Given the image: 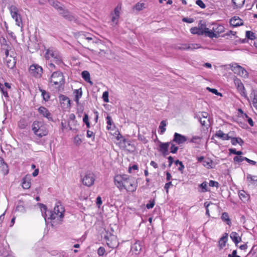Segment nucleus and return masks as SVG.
Masks as SVG:
<instances>
[{"mask_svg": "<svg viewBox=\"0 0 257 257\" xmlns=\"http://www.w3.org/2000/svg\"><path fill=\"white\" fill-rule=\"evenodd\" d=\"M236 250H234L231 254H229L228 255V257H240V256L236 255Z\"/></svg>", "mask_w": 257, "mask_h": 257, "instance_id": "62", "label": "nucleus"}, {"mask_svg": "<svg viewBox=\"0 0 257 257\" xmlns=\"http://www.w3.org/2000/svg\"><path fill=\"white\" fill-rule=\"evenodd\" d=\"M189 49L193 50L199 48L198 44H191L189 45Z\"/></svg>", "mask_w": 257, "mask_h": 257, "instance_id": "58", "label": "nucleus"}, {"mask_svg": "<svg viewBox=\"0 0 257 257\" xmlns=\"http://www.w3.org/2000/svg\"><path fill=\"white\" fill-rule=\"evenodd\" d=\"M229 140H231V144L232 145H236L237 144V142H238V138H236V137H233L232 136V135H231V136H230V138H229Z\"/></svg>", "mask_w": 257, "mask_h": 257, "instance_id": "49", "label": "nucleus"}, {"mask_svg": "<svg viewBox=\"0 0 257 257\" xmlns=\"http://www.w3.org/2000/svg\"><path fill=\"white\" fill-rule=\"evenodd\" d=\"M172 186H173V185H172V183L171 181H170V182H168V183L165 184V186H164V188L166 190V192H168V189Z\"/></svg>", "mask_w": 257, "mask_h": 257, "instance_id": "57", "label": "nucleus"}, {"mask_svg": "<svg viewBox=\"0 0 257 257\" xmlns=\"http://www.w3.org/2000/svg\"><path fill=\"white\" fill-rule=\"evenodd\" d=\"M39 90L42 93V96L43 97V99L45 101H48L50 97L49 93L47 92L46 90L42 89L40 87H39Z\"/></svg>", "mask_w": 257, "mask_h": 257, "instance_id": "30", "label": "nucleus"}, {"mask_svg": "<svg viewBox=\"0 0 257 257\" xmlns=\"http://www.w3.org/2000/svg\"><path fill=\"white\" fill-rule=\"evenodd\" d=\"M232 134V132H229L228 134H224L221 130L218 131L216 133V136L221 138L223 140H229L230 136Z\"/></svg>", "mask_w": 257, "mask_h": 257, "instance_id": "21", "label": "nucleus"}, {"mask_svg": "<svg viewBox=\"0 0 257 257\" xmlns=\"http://www.w3.org/2000/svg\"><path fill=\"white\" fill-rule=\"evenodd\" d=\"M166 126V123L165 120L161 121L159 128L161 129V134H163L166 131L165 126Z\"/></svg>", "mask_w": 257, "mask_h": 257, "instance_id": "39", "label": "nucleus"}, {"mask_svg": "<svg viewBox=\"0 0 257 257\" xmlns=\"http://www.w3.org/2000/svg\"><path fill=\"white\" fill-rule=\"evenodd\" d=\"M60 99L62 101H67V102L70 104V100L69 99V98L65 95H61L59 96Z\"/></svg>", "mask_w": 257, "mask_h": 257, "instance_id": "52", "label": "nucleus"}, {"mask_svg": "<svg viewBox=\"0 0 257 257\" xmlns=\"http://www.w3.org/2000/svg\"><path fill=\"white\" fill-rule=\"evenodd\" d=\"M245 37L247 39L254 40L256 39L255 34L250 31H246L245 32Z\"/></svg>", "mask_w": 257, "mask_h": 257, "instance_id": "34", "label": "nucleus"}, {"mask_svg": "<svg viewBox=\"0 0 257 257\" xmlns=\"http://www.w3.org/2000/svg\"><path fill=\"white\" fill-rule=\"evenodd\" d=\"M228 234L225 233L223 236H222L219 240V245L220 248H223L226 244L227 241Z\"/></svg>", "mask_w": 257, "mask_h": 257, "instance_id": "26", "label": "nucleus"}, {"mask_svg": "<svg viewBox=\"0 0 257 257\" xmlns=\"http://www.w3.org/2000/svg\"><path fill=\"white\" fill-rule=\"evenodd\" d=\"M108 95L109 93L108 91H106L103 93L102 99L104 102H108L109 101Z\"/></svg>", "mask_w": 257, "mask_h": 257, "instance_id": "42", "label": "nucleus"}, {"mask_svg": "<svg viewBox=\"0 0 257 257\" xmlns=\"http://www.w3.org/2000/svg\"><path fill=\"white\" fill-rule=\"evenodd\" d=\"M104 239L107 246L111 248H115L118 246L119 242L115 235L110 233H106L105 235Z\"/></svg>", "mask_w": 257, "mask_h": 257, "instance_id": "8", "label": "nucleus"}, {"mask_svg": "<svg viewBox=\"0 0 257 257\" xmlns=\"http://www.w3.org/2000/svg\"><path fill=\"white\" fill-rule=\"evenodd\" d=\"M245 161H246L248 163L252 165H255L256 164V162L254 161L249 159L247 158H245Z\"/></svg>", "mask_w": 257, "mask_h": 257, "instance_id": "59", "label": "nucleus"}, {"mask_svg": "<svg viewBox=\"0 0 257 257\" xmlns=\"http://www.w3.org/2000/svg\"><path fill=\"white\" fill-rule=\"evenodd\" d=\"M144 6H145V4L144 3H141V4L138 3L135 6V8L137 11H140L142 10L143 9V8H145Z\"/></svg>", "mask_w": 257, "mask_h": 257, "instance_id": "45", "label": "nucleus"}, {"mask_svg": "<svg viewBox=\"0 0 257 257\" xmlns=\"http://www.w3.org/2000/svg\"><path fill=\"white\" fill-rule=\"evenodd\" d=\"M38 112L43 116L47 118L49 120H52L51 113L49 110L44 106H40L38 109Z\"/></svg>", "mask_w": 257, "mask_h": 257, "instance_id": "18", "label": "nucleus"}, {"mask_svg": "<svg viewBox=\"0 0 257 257\" xmlns=\"http://www.w3.org/2000/svg\"><path fill=\"white\" fill-rule=\"evenodd\" d=\"M121 10V6L119 5H117L114 9V12L112 13L115 15L120 16V12Z\"/></svg>", "mask_w": 257, "mask_h": 257, "instance_id": "43", "label": "nucleus"}, {"mask_svg": "<svg viewBox=\"0 0 257 257\" xmlns=\"http://www.w3.org/2000/svg\"><path fill=\"white\" fill-rule=\"evenodd\" d=\"M250 97L252 98V101L253 106L257 109V91L252 90L250 94Z\"/></svg>", "mask_w": 257, "mask_h": 257, "instance_id": "29", "label": "nucleus"}, {"mask_svg": "<svg viewBox=\"0 0 257 257\" xmlns=\"http://www.w3.org/2000/svg\"><path fill=\"white\" fill-rule=\"evenodd\" d=\"M210 187H215L217 188L219 187V183L217 181L210 180Z\"/></svg>", "mask_w": 257, "mask_h": 257, "instance_id": "53", "label": "nucleus"}, {"mask_svg": "<svg viewBox=\"0 0 257 257\" xmlns=\"http://www.w3.org/2000/svg\"><path fill=\"white\" fill-rule=\"evenodd\" d=\"M190 32L194 35H203L209 37V28L206 27V23L203 21H200L198 27L190 29Z\"/></svg>", "mask_w": 257, "mask_h": 257, "instance_id": "5", "label": "nucleus"}, {"mask_svg": "<svg viewBox=\"0 0 257 257\" xmlns=\"http://www.w3.org/2000/svg\"><path fill=\"white\" fill-rule=\"evenodd\" d=\"M83 121L85 124L89 121V117L87 114H84L83 118Z\"/></svg>", "mask_w": 257, "mask_h": 257, "instance_id": "63", "label": "nucleus"}, {"mask_svg": "<svg viewBox=\"0 0 257 257\" xmlns=\"http://www.w3.org/2000/svg\"><path fill=\"white\" fill-rule=\"evenodd\" d=\"M0 90L2 92L3 94L6 97H8V93L7 90H5L3 84L0 83Z\"/></svg>", "mask_w": 257, "mask_h": 257, "instance_id": "46", "label": "nucleus"}, {"mask_svg": "<svg viewBox=\"0 0 257 257\" xmlns=\"http://www.w3.org/2000/svg\"><path fill=\"white\" fill-rule=\"evenodd\" d=\"M32 129L34 134L39 138H42L48 134V130L43 122L34 121L32 125Z\"/></svg>", "mask_w": 257, "mask_h": 257, "instance_id": "3", "label": "nucleus"}, {"mask_svg": "<svg viewBox=\"0 0 257 257\" xmlns=\"http://www.w3.org/2000/svg\"><path fill=\"white\" fill-rule=\"evenodd\" d=\"M81 76L85 81L92 84V82L90 81V74L87 71H83L81 73Z\"/></svg>", "mask_w": 257, "mask_h": 257, "instance_id": "32", "label": "nucleus"}, {"mask_svg": "<svg viewBox=\"0 0 257 257\" xmlns=\"http://www.w3.org/2000/svg\"><path fill=\"white\" fill-rule=\"evenodd\" d=\"M196 5L199 6L201 8L204 9L205 8V5L201 0H197L196 1Z\"/></svg>", "mask_w": 257, "mask_h": 257, "instance_id": "54", "label": "nucleus"}, {"mask_svg": "<svg viewBox=\"0 0 257 257\" xmlns=\"http://www.w3.org/2000/svg\"><path fill=\"white\" fill-rule=\"evenodd\" d=\"M48 3L53 7L56 10H60L63 5L61 4L59 2L56 0H48Z\"/></svg>", "mask_w": 257, "mask_h": 257, "instance_id": "25", "label": "nucleus"}, {"mask_svg": "<svg viewBox=\"0 0 257 257\" xmlns=\"http://www.w3.org/2000/svg\"><path fill=\"white\" fill-rule=\"evenodd\" d=\"M229 23L230 26L232 27H237L243 25V22L242 20L238 16H234L231 18Z\"/></svg>", "mask_w": 257, "mask_h": 257, "instance_id": "17", "label": "nucleus"}, {"mask_svg": "<svg viewBox=\"0 0 257 257\" xmlns=\"http://www.w3.org/2000/svg\"><path fill=\"white\" fill-rule=\"evenodd\" d=\"M232 2L236 8H241L244 5L245 0H232Z\"/></svg>", "mask_w": 257, "mask_h": 257, "instance_id": "35", "label": "nucleus"}, {"mask_svg": "<svg viewBox=\"0 0 257 257\" xmlns=\"http://www.w3.org/2000/svg\"><path fill=\"white\" fill-rule=\"evenodd\" d=\"M208 113L206 112L201 113V116L199 115L198 119L202 126H205L206 120L209 122Z\"/></svg>", "mask_w": 257, "mask_h": 257, "instance_id": "22", "label": "nucleus"}, {"mask_svg": "<svg viewBox=\"0 0 257 257\" xmlns=\"http://www.w3.org/2000/svg\"><path fill=\"white\" fill-rule=\"evenodd\" d=\"M11 15L16 22V25L21 28H23V24L22 17L19 13V9L15 6L12 5L9 8Z\"/></svg>", "mask_w": 257, "mask_h": 257, "instance_id": "6", "label": "nucleus"}, {"mask_svg": "<svg viewBox=\"0 0 257 257\" xmlns=\"http://www.w3.org/2000/svg\"><path fill=\"white\" fill-rule=\"evenodd\" d=\"M210 92H211L217 96H219L220 97H222V94L221 93L218 92V90L216 89L210 88Z\"/></svg>", "mask_w": 257, "mask_h": 257, "instance_id": "47", "label": "nucleus"}, {"mask_svg": "<svg viewBox=\"0 0 257 257\" xmlns=\"http://www.w3.org/2000/svg\"><path fill=\"white\" fill-rule=\"evenodd\" d=\"M39 205L41 210L42 215L45 220L47 219L53 220L57 218H60V220H61L64 217L65 210L61 205H56L54 208L53 212L51 210H48L47 206L43 204L40 203Z\"/></svg>", "mask_w": 257, "mask_h": 257, "instance_id": "2", "label": "nucleus"}, {"mask_svg": "<svg viewBox=\"0 0 257 257\" xmlns=\"http://www.w3.org/2000/svg\"><path fill=\"white\" fill-rule=\"evenodd\" d=\"M247 181L251 184L257 185V176L247 174L246 176Z\"/></svg>", "mask_w": 257, "mask_h": 257, "instance_id": "27", "label": "nucleus"}, {"mask_svg": "<svg viewBox=\"0 0 257 257\" xmlns=\"http://www.w3.org/2000/svg\"><path fill=\"white\" fill-rule=\"evenodd\" d=\"M94 175L91 172L86 173L82 179L83 184L88 187L92 186L94 184Z\"/></svg>", "mask_w": 257, "mask_h": 257, "instance_id": "12", "label": "nucleus"}, {"mask_svg": "<svg viewBox=\"0 0 257 257\" xmlns=\"http://www.w3.org/2000/svg\"><path fill=\"white\" fill-rule=\"evenodd\" d=\"M59 15H61L65 19L71 21L73 17L72 15L70 14V12L66 9H65L64 6L63 5L60 10L58 11Z\"/></svg>", "mask_w": 257, "mask_h": 257, "instance_id": "13", "label": "nucleus"}, {"mask_svg": "<svg viewBox=\"0 0 257 257\" xmlns=\"http://www.w3.org/2000/svg\"><path fill=\"white\" fill-rule=\"evenodd\" d=\"M170 143V144H171V146L170 148V152L173 154H176L178 150V147L176 146L172 143Z\"/></svg>", "mask_w": 257, "mask_h": 257, "instance_id": "41", "label": "nucleus"}, {"mask_svg": "<svg viewBox=\"0 0 257 257\" xmlns=\"http://www.w3.org/2000/svg\"><path fill=\"white\" fill-rule=\"evenodd\" d=\"M106 120H107V124L108 125H111L112 123V120L111 119V117L110 116L107 115L106 117Z\"/></svg>", "mask_w": 257, "mask_h": 257, "instance_id": "60", "label": "nucleus"}, {"mask_svg": "<svg viewBox=\"0 0 257 257\" xmlns=\"http://www.w3.org/2000/svg\"><path fill=\"white\" fill-rule=\"evenodd\" d=\"M45 57L47 60L52 59V61L57 64L62 63V57L59 51L53 47H50L45 49Z\"/></svg>", "mask_w": 257, "mask_h": 257, "instance_id": "4", "label": "nucleus"}, {"mask_svg": "<svg viewBox=\"0 0 257 257\" xmlns=\"http://www.w3.org/2000/svg\"><path fill=\"white\" fill-rule=\"evenodd\" d=\"M75 118L76 116L74 113H71L69 115V119L70 121L68 122V125L69 126L70 130H72V128L70 126V125H71V124H70L71 121L77 122V121L75 120Z\"/></svg>", "mask_w": 257, "mask_h": 257, "instance_id": "36", "label": "nucleus"}, {"mask_svg": "<svg viewBox=\"0 0 257 257\" xmlns=\"http://www.w3.org/2000/svg\"><path fill=\"white\" fill-rule=\"evenodd\" d=\"M187 140V138L185 136L175 133L172 142L176 143L178 145H181L184 143Z\"/></svg>", "mask_w": 257, "mask_h": 257, "instance_id": "16", "label": "nucleus"}, {"mask_svg": "<svg viewBox=\"0 0 257 257\" xmlns=\"http://www.w3.org/2000/svg\"><path fill=\"white\" fill-rule=\"evenodd\" d=\"M230 237L232 240L235 243L236 246L241 241V238L236 232H232L230 234Z\"/></svg>", "mask_w": 257, "mask_h": 257, "instance_id": "23", "label": "nucleus"}, {"mask_svg": "<svg viewBox=\"0 0 257 257\" xmlns=\"http://www.w3.org/2000/svg\"><path fill=\"white\" fill-rule=\"evenodd\" d=\"M105 252V249L103 247L100 246L97 250V253L98 255L102 256L104 255Z\"/></svg>", "mask_w": 257, "mask_h": 257, "instance_id": "48", "label": "nucleus"}, {"mask_svg": "<svg viewBox=\"0 0 257 257\" xmlns=\"http://www.w3.org/2000/svg\"><path fill=\"white\" fill-rule=\"evenodd\" d=\"M182 21L187 23H192L194 22V19L191 18H184L182 19Z\"/></svg>", "mask_w": 257, "mask_h": 257, "instance_id": "56", "label": "nucleus"}, {"mask_svg": "<svg viewBox=\"0 0 257 257\" xmlns=\"http://www.w3.org/2000/svg\"><path fill=\"white\" fill-rule=\"evenodd\" d=\"M111 15H112V18H111L112 22L115 24H117V22H118V20L120 16L115 15L113 14H111Z\"/></svg>", "mask_w": 257, "mask_h": 257, "instance_id": "44", "label": "nucleus"}, {"mask_svg": "<svg viewBox=\"0 0 257 257\" xmlns=\"http://www.w3.org/2000/svg\"><path fill=\"white\" fill-rule=\"evenodd\" d=\"M212 30H210V38H218L219 34L224 32V27L221 25L213 24Z\"/></svg>", "mask_w": 257, "mask_h": 257, "instance_id": "9", "label": "nucleus"}, {"mask_svg": "<svg viewBox=\"0 0 257 257\" xmlns=\"http://www.w3.org/2000/svg\"><path fill=\"white\" fill-rule=\"evenodd\" d=\"M50 82L54 85H58V87H61L65 83L63 73L61 71L53 72L51 76Z\"/></svg>", "mask_w": 257, "mask_h": 257, "instance_id": "7", "label": "nucleus"}, {"mask_svg": "<svg viewBox=\"0 0 257 257\" xmlns=\"http://www.w3.org/2000/svg\"><path fill=\"white\" fill-rule=\"evenodd\" d=\"M200 188L201 189V192H205L207 191V182H204L202 184H200L199 185Z\"/></svg>", "mask_w": 257, "mask_h": 257, "instance_id": "40", "label": "nucleus"}, {"mask_svg": "<svg viewBox=\"0 0 257 257\" xmlns=\"http://www.w3.org/2000/svg\"><path fill=\"white\" fill-rule=\"evenodd\" d=\"M73 93L75 94L74 100L76 102L77 104H79V99L82 95V89L80 88L77 89H75L73 91Z\"/></svg>", "mask_w": 257, "mask_h": 257, "instance_id": "24", "label": "nucleus"}, {"mask_svg": "<svg viewBox=\"0 0 257 257\" xmlns=\"http://www.w3.org/2000/svg\"><path fill=\"white\" fill-rule=\"evenodd\" d=\"M221 218L223 221L226 222L228 225H230L231 224V220L229 218L228 214L227 212H224L222 213Z\"/></svg>", "mask_w": 257, "mask_h": 257, "instance_id": "31", "label": "nucleus"}, {"mask_svg": "<svg viewBox=\"0 0 257 257\" xmlns=\"http://www.w3.org/2000/svg\"><path fill=\"white\" fill-rule=\"evenodd\" d=\"M86 136H87V138H92L93 140H94V139H95V135H94V134L93 133V132L90 131L89 130H88L87 131Z\"/></svg>", "mask_w": 257, "mask_h": 257, "instance_id": "51", "label": "nucleus"}, {"mask_svg": "<svg viewBox=\"0 0 257 257\" xmlns=\"http://www.w3.org/2000/svg\"><path fill=\"white\" fill-rule=\"evenodd\" d=\"M133 169L134 170H138V167L137 165H133L132 167H130L128 169V172L130 173H131V170Z\"/></svg>", "mask_w": 257, "mask_h": 257, "instance_id": "64", "label": "nucleus"}, {"mask_svg": "<svg viewBox=\"0 0 257 257\" xmlns=\"http://www.w3.org/2000/svg\"><path fill=\"white\" fill-rule=\"evenodd\" d=\"M114 182L120 191L125 190L127 192H134L138 187V182L135 178L126 174L116 175Z\"/></svg>", "mask_w": 257, "mask_h": 257, "instance_id": "1", "label": "nucleus"}, {"mask_svg": "<svg viewBox=\"0 0 257 257\" xmlns=\"http://www.w3.org/2000/svg\"><path fill=\"white\" fill-rule=\"evenodd\" d=\"M10 61H11L7 60L8 67L10 68H13L15 65V59H13V62L12 63Z\"/></svg>", "mask_w": 257, "mask_h": 257, "instance_id": "55", "label": "nucleus"}, {"mask_svg": "<svg viewBox=\"0 0 257 257\" xmlns=\"http://www.w3.org/2000/svg\"><path fill=\"white\" fill-rule=\"evenodd\" d=\"M143 243L141 241H136L131 246V250L136 254H139L142 249Z\"/></svg>", "mask_w": 257, "mask_h": 257, "instance_id": "15", "label": "nucleus"}, {"mask_svg": "<svg viewBox=\"0 0 257 257\" xmlns=\"http://www.w3.org/2000/svg\"><path fill=\"white\" fill-rule=\"evenodd\" d=\"M245 157L243 156H235L233 158V161L234 163H240L243 161H245Z\"/></svg>", "mask_w": 257, "mask_h": 257, "instance_id": "38", "label": "nucleus"}, {"mask_svg": "<svg viewBox=\"0 0 257 257\" xmlns=\"http://www.w3.org/2000/svg\"><path fill=\"white\" fill-rule=\"evenodd\" d=\"M154 205H155V200H150L149 203L147 204L146 207L147 208V209H150L153 208Z\"/></svg>", "mask_w": 257, "mask_h": 257, "instance_id": "50", "label": "nucleus"}, {"mask_svg": "<svg viewBox=\"0 0 257 257\" xmlns=\"http://www.w3.org/2000/svg\"><path fill=\"white\" fill-rule=\"evenodd\" d=\"M189 45L183 44L181 47H179V49L181 50H189Z\"/></svg>", "mask_w": 257, "mask_h": 257, "instance_id": "61", "label": "nucleus"}, {"mask_svg": "<svg viewBox=\"0 0 257 257\" xmlns=\"http://www.w3.org/2000/svg\"><path fill=\"white\" fill-rule=\"evenodd\" d=\"M230 67L231 68V70L234 72V73L237 74V75L243 76V77H247L248 73L246 70L244 69L241 66L237 65V64L235 63L232 65H230Z\"/></svg>", "mask_w": 257, "mask_h": 257, "instance_id": "11", "label": "nucleus"}, {"mask_svg": "<svg viewBox=\"0 0 257 257\" xmlns=\"http://www.w3.org/2000/svg\"><path fill=\"white\" fill-rule=\"evenodd\" d=\"M29 72L33 76L36 78H40L43 73V69L38 64H33L30 67Z\"/></svg>", "mask_w": 257, "mask_h": 257, "instance_id": "10", "label": "nucleus"}, {"mask_svg": "<svg viewBox=\"0 0 257 257\" xmlns=\"http://www.w3.org/2000/svg\"><path fill=\"white\" fill-rule=\"evenodd\" d=\"M82 39L87 40L88 42L92 41V43H96V38L91 34H83Z\"/></svg>", "mask_w": 257, "mask_h": 257, "instance_id": "28", "label": "nucleus"}, {"mask_svg": "<svg viewBox=\"0 0 257 257\" xmlns=\"http://www.w3.org/2000/svg\"><path fill=\"white\" fill-rule=\"evenodd\" d=\"M234 83L237 86V89L240 93L241 95L246 98L247 97V93L246 92L243 84L240 82V80H235Z\"/></svg>", "mask_w": 257, "mask_h": 257, "instance_id": "14", "label": "nucleus"}, {"mask_svg": "<svg viewBox=\"0 0 257 257\" xmlns=\"http://www.w3.org/2000/svg\"><path fill=\"white\" fill-rule=\"evenodd\" d=\"M0 170L4 175H7L9 173L8 166L2 157H0Z\"/></svg>", "mask_w": 257, "mask_h": 257, "instance_id": "19", "label": "nucleus"}, {"mask_svg": "<svg viewBox=\"0 0 257 257\" xmlns=\"http://www.w3.org/2000/svg\"><path fill=\"white\" fill-rule=\"evenodd\" d=\"M30 176L26 175L22 179V187L25 189H29L31 187Z\"/></svg>", "mask_w": 257, "mask_h": 257, "instance_id": "20", "label": "nucleus"}, {"mask_svg": "<svg viewBox=\"0 0 257 257\" xmlns=\"http://www.w3.org/2000/svg\"><path fill=\"white\" fill-rule=\"evenodd\" d=\"M171 143H160V151L162 153L163 152H167L169 145Z\"/></svg>", "mask_w": 257, "mask_h": 257, "instance_id": "33", "label": "nucleus"}, {"mask_svg": "<svg viewBox=\"0 0 257 257\" xmlns=\"http://www.w3.org/2000/svg\"><path fill=\"white\" fill-rule=\"evenodd\" d=\"M175 164L176 165H179V167L178 169L179 171L182 173L185 168L183 163L181 161H180L179 160H177L176 161H175Z\"/></svg>", "mask_w": 257, "mask_h": 257, "instance_id": "37", "label": "nucleus"}]
</instances>
